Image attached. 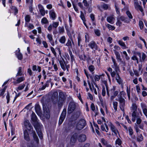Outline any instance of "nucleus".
Segmentation results:
<instances>
[{
	"instance_id": "46",
	"label": "nucleus",
	"mask_w": 147,
	"mask_h": 147,
	"mask_svg": "<svg viewBox=\"0 0 147 147\" xmlns=\"http://www.w3.org/2000/svg\"><path fill=\"white\" fill-rule=\"evenodd\" d=\"M25 20L26 22H29L30 20V17L29 15H27L25 18Z\"/></svg>"
},
{
	"instance_id": "35",
	"label": "nucleus",
	"mask_w": 147,
	"mask_h": 147,
	"mask_svg": "<svg viewBox=\"0 0 147 147\" xmlns=\"http://www.w3.org/2000/svg\"><path fill=\"white\" fill-rule=\"evenodd\" d=\"M106 26L110 30H113L115 29V27L114 26L111 25L110 24H107L106 25Z\"/></svg>"
},
{
	"instance_id": "14",
	"label": "nucleus",
	"mask_w": 147,
	"mask_h": 147,
	"mask_svg": "<svg viewBox=\"0 0 147 147\" xmlns=\"http://www.w3.org/2000/svg\"><path fill=\"white\" fill-rule=\"evenodd\" d=\"M43 109L44 111V115L47 119H49L50 117V114L49 110L47 109L45 107L43 106Z\"/></svg>"
},
{
	"instance_id": "4",
	"label": "nucleus",
	"mask_w": 147,
	"mask_h": 147,
	"mask_svg": "<svg viewBox=\"0 0 147 147\" xmlns=\"http://www.w3.org/2000/svg\"><path fill=\"white\" fill-rule=\"evenodd\" d=\"M60 64L61 67L62 69L65 71L66 69H67V71L68 72L69 71V69L70 68V65H67V63L65 62V61L63 60V61H60Z\"/></svg>"
},
{
	"instance_id": "18",
	"label": "nucleus",
	"mask_w": 147,
	"mask_h": 147,
	"mask_svg": "<svg viewBox=\"0 0 147 147\" xmlns=\"http://www.w3.org/2000/svg\"><path fill=\"white\" fill-rule=\"evenodd\" d=\"M16 55L19 60H21L22 59V55L20 53V50L19 48H18V50L16 51Z\"/></svg>"
},
{
	"instance_id": "13",
	"label": "nucleus",
	"mask_w": 147,
	"mask_h": 147,
	"mask_svg": "<svg viewBox=\"0 0 147 147\" xmlns=\"http://www.w3.org/2000/svg\"><path fill=\"white\" fill-rule=\"evenodd\" d=\"M66 112V110L65 109H63L59 118V125L61 124L64 121L65 118Z\"/></svg>"
},
{
	"instance_id": "34",
	"label": "nucleus",
	"mask_w": 147,
	"mask_h": 147,
	"mask_svg": "<svg viewBox=\"0 0 147 147\" xmlns=\"http://www.w3.org/2000/svg\"><path fill=\"white\" fill-rule=\"evenodd\" d=\"M101 142L106 147H108V145H110V144H108V142L104 139L102 138L101 140Z\"/></svg>"
},
{
	"instance_id": "37",
	"label": "nucleus",
	"mask_w": 147,
	"mask_h": 147,
	"mask_svg": "<svg viewBox=\"0 0 147 147\" xmlns=\"http://www.w3.org/2000/svg\"><path fill=\"white\" fill-rule=\"evenodd\" d=\"M47 36L49 40V42H51L53 40V35L52 34H47Z\"/></svg>"
},
{
	"instance_id": "15",
	"label": "nucleus",
	"mask_w": 147,
	"mask_h": 147,
	"mask_svg": "<svg viewBox=\"0 0 147 147\" xmlns=\"http://www.w3.org/2000/svg\"><path fill=\"white\" fill-rule=\"evenodd\" d=\"M50 18L53 20L55 19L57 14L55 11L53 10H52L50 11L49 12Z\"/></svg>"
},
{
	"instance_id": "61",
	"label": "nucleus",
	"mask_w": 147,
	"mask_h": 147,
	"mask_svg": "<svg viewBox=\"0 0 147 147\" xmlns=\"http://www.w3.org/2000/svg\"><path fill=\"white\" fill-rule=\"evenodd\" d=\"M42 44L45 48H47L48 47V45L46 41H43L42 42Z\"/></svg>"
},
{
	"instance_id": "53",
	"label": "nucleus",
	"mask_w": 147,
	"mask_h": 147,
	"mask_svg": "<svg viewBox=\"0 0 147 147\" xmlns=\"http://www.w3.org/2000/svg\"><path fill=\"white\" fill-rule=\"evenodd\" d=\"M59 32L61 33H63L64 32V29L63 27H59Z\"/></svg>"
},
{
	"instance_id": "42",
	"label": "nucleus",
	"mask_w": 147,
	"mask_h": 147,
	"mask_svg": "<svg viewBox=\"0 0 147 147\" xmlns=\"http://www.w3.org/2000/svg\"><path fill=\"white\" fill-rule=\"evenodd\" d=\"M25 85L24 84L19 86L16 89L17 91L18 92L19 90H22L24 87Z\"/></svg>"
},
{
	"instance_id": "22",
	"label": "nucleus",
	"mask_w": 147,
	"mask_h": 147,
	"mask_svg": "<svg viewBox=\"0 0 147 147\" xmlns=\"http://www.w3.org/2000/svg\"><path fill=\"white\" fill-rule=\"evenodd\" d=\"M35 110L37 114L38 115H40L41 114V111L40 106L38 105H36L35 106Z\"/></svg>"
},
{
	"instance_id": "47",
	"label": "nucleus",
	"mask_w": 147,
	"mask_h": 147,
	"mask_svg": "<svg viewBox=\"0 0 147 147\" xmlns=\"http://www.w3.org/2000/svg\"><path fill=\"white\" fill-rule=\"evenodd\" d=\"M51 50L54 56L56 57L57 56V53L54 48L51 47Z\"/></svg>"
},
{
	"instance_id": "2",
	"label": "nucleus",
	"mask_w": 147,
	"mask_h": 147,
	"mask_svg": "<svg viewBox=\"0 0 147 147\" xmlns=\"http://www.w3.org/2000/svg\"><path fill=\"white\" fill-rule=\"evenodd\" d=\"M138 107L136 104L133 103L131 107V110L132 112V117H135L138 114H142L141 110L139 109H138L137 111Z\"/></svg>"
},
{
	"instance_id": "40",
	"label": "nucleus",
	"mask_w": 147,
	"mask_h": 147,
	"mask_svg": "<svg viewBox=\"0 0 147 147\" xmlns=\"http://www.w3.org/2000/svg\"><path fill=\"white\" fill-rule=\"evenodd\" d=\"M113 105L114 109L116 111L117 110L118 102H117L114 101L113 102Z\"/></svg>"
},
{
	"instance_id": "48",
	"label": "nucleus",
	"mask_w": 147,
	"mask_h": 147,
	"mask_svg": "<svg viewBox=\"0 0 147 147\" xmlns=\"http://www.w3.org/2000/svg\"><path fill=\"white\" fill-rule=\"evenodd\" d=\"M101 76V75H96L94 77V79L95 81H99Z\"/></svg>"
},
{
	"instance_id": "23",
	"label": "nucleus",
	"mask_w": 147,
	"mask_h": 147,
	"mask_svg": "<svg viewBox=\"0 0 147 147\" xmlns=\"http://www.w3.org/2000/svg\"><path fill=\"white\" fill-rule=\"evenodd\" d=\"M24 139L27 141H29L30 138L28 133L26 130H25L24 132Z\"/></svg>"
},
{
	"instance_id": "8",
	"label": "nucleus",
	"mask_w": 147,
	"mask_h": 147,
	"mask_svg": "<svg viewBox=\"0 0 147 147\" xmlns=\"http://www.w3.org/2000/svg\"><path fill=\"white\" fill-rule=\"evenodd\" d=\"M37 125H35L34 127L36 129L37 134L40 139H42V133L40 129V124L38 122Z\"/></svg>"
},
{
	"instance_id": "16",
	"label": "nucleus",
	"mask_w": 147,
	"mask_h": 147,
	"mask_svg": "<svg viewBox=\"0 0 147 147\" xmlns=\"http://www.w3.org/2000/svg\"><path fill=\"white\" fill-rule=\"evenodd\" d=\"M88 46L93 49L97 50L98 47L96 43L94 41L90 42L88 45Z\"/></svg>"
},
{
	"instance_id": "33",
	"label": "nucleus",
	"mask_w": 147,
	"mask_h": 147,
	"mask_svg": "<svg viewBox=\"0 0 147 147\" xmlns=\"http://www.w3.org/2000/svg\"><path fill=\"white\" fill-rule=\"evenodd\" d=\"M112 61L113 63V65H112V67L116 69L117 68V63H116L115 60L113 57L111 58Z\"/></svg>"
},
{
	"instance_id": "50",
	"label": "nucleus",
	"mask_w": 147,
	"mask_h": 147,
	"mask_svg": "<svg viewBox=\"0 0 147 147\" xmlns=\"http://www.w3.org/2000/svg\"><path fill=\"white\" fill-rule=\"evenodd\" d=\"M41 22L43 24H47L48 22V21L46 18H44L42 19Z\"/></svg>"
},
{
	"instance_id": "19",
	"label": "nucleus",
	"mask_w": 147,
	"mask_h": 147,
	"mask_svg": "<svg viewBox=\"0 0 147 147\" xmlns=\"http://www.w3.org/2000/svg\"><path fill=\"white\" fill-rule=\"evenodd\" d=\"M135 8L137 10H139L141 12L143 11L142 7L139 4L138 2L136 1L134 3Z\"/></svg>"
},
{
	"instance_id": "27",
	"label": "nucleus",
	"mask_w": 147,
	"mask_h": 147,
	"mask_svg": "<svg viewBox=\"0 0 147 147\" xmlns=\"http://www.w3.org/2000/svg\"><path fill=\"white\" fill-rule=\"evenodd\" d=\"M116 79L117 82L119 84H121L122 83V80L119 77V75L117 74Z\"/></svg>"
},
{
	"instance_id": "43",
	"label": "nucleus",
	"mask_w": 147,
	"mask_h": 147,
	"mask_svg": "<svg viewBox=\"0 0 147 147\" xmlns=\"http://www.w3.org/2000/svg\"><path fill=\"white\" fill-rule=\"evenodd\" d=\"M6 89L5 87H4L1 90V92L0 93V96H2V98H3L4 96H3V94L5 92Z\"/></svg>"
},
{
	"instance_id": "20",
	"label": "nucleus",
	"mask_w": 147,
	"mask_h": 147,
	"mask_svg": "<svg viewBox=\"0 0 147 147\" xmlns=\"http://www.w3.org/2000/svg\"><path fill=\"white\" fill-rule=\"evenodd\" d=\"M115 20V18L113 16H108L107 18V21L109 23L111 24H113Z\"/></svg>"
},
{
	"instance_id": "28",
	"label": "nucleus",
	"mask_w": 147,
	"mask_h": 147,
	"mask_svg": "<svg viewBox=\"0 0 147 147\" xmlns=\"http://www.w3.org/2000/svg\"><path fill=\"white\" fill-rule=\"evenodd\" d=\"M59 99H61V100L63 101L65 98V96L64 94L62 92H60L59 93Z\"/></svg>"
},
{
	"instance_id": "38",
	"label": "nucleus",
	"mask_w": 147,
	"mask_h": 147,
	"mask_svg": "<svg viewBox=\"0 0 147 147\" xmlns=\"http://www.w3.org/2000/svg\"><path fill=\"white\" fill-rule=\"evenodd\" d=\"M22 68L21 67H20L18 69V73L16 74V76H21L22 75Z\"/></svg>"
},
{
	"instance_id": "62",
	"label": "nucleus",
	"mask_w": 147,
	"mask_h": 147,
	"mask_svg": "<svg viewBox=\"0 0 147 147\" xmlns=\"http://www.w3.org/2000/svg\"><path fill=\"white\" fill-rule=\"evenodd\" d=\"M136 88L137 93L139 94L140 93V87L138 85H136Z\"/></svg>"
},
{
	"instance_id": "36",
	"label": "nucleus",
	"mask_w": 147,
	"mask_h": 147,
	"mask_svg": "<svg viewBox=\"0 0 147 147\" xmlns=\"http://www.w3.org/2000/svg\"><path fill=\"white\" fill-rule=\"evenodd\" d=\"M32 134H33V137L34 140L36 142V143H38L39 141V140L37 136H36L34 131L33 132H32Z\"/></svg>"
},
{
	"instance_id": "39",
	"label": "nucleus",
	"mask_w": 147,
	"mask_h": 147,
	"mask_svg": "<svg viewBox=\"0 0 147 147\" xmlns=\"http://www.w3.org/2000/svg\"><path fill=\"white\" fill-rule=\"evenodd\" d=\"M66 45L67 46L69 49H71L72 48V45L71 42L70 40H68L66 43Z\"/></svg>"
},
{
	"instance_id": "25",
	"label": "nucleus",
	"mask_w": 147,
	"mask_h": 147,
	"mask_svg": "<svg viewBox=\"0 0 147 147\" xmlns=\"http://www.w3.org/2000/svg\"><path fill=\"white\" fill-rule=\"evenodd\" d=\"M118 43L122 47V48L125 49L127 48L125 43L121 40H119L118 41Z\"/></svg>"
},
{
	"instance_id": "56",
	"label": "nucleus",
	"mask_w": 147,
	"mask_h": 147,
	"mask_svg": "<svg viewBox=\"0 0 147 147\" xmlns=\"http://www.w3.org/2000/svg\"><path fill=\"white\" fill-rule=\"evenodd\" d=\"M121 23H122L120 20H119V19H117V21L116 24V25L118 26H120L121 25Z\"/></svg>"
},
{
	"instance_id": "30",
	"label": "nucleus",
	"mask_w": 147,
	"mask_h": 147,
	"mask_svg": "<svg viewBox=\"0 0 147 147\" xmlns=\"http://www.w3.org/2000/svg\"><path fill=\"white\" fill-rule=\"evenodd\" d=\"M143 140V137L142 134H139L137 135V140L138 142H141Z\"/></svg>"
},
{
	"instance_id": "59",
	"label": "nucleus",
	"mask_w": 147,
	"mask_h": 147,
	"mask_svg": "<svg viewBox=\"0 0 147 147\" xmlns=\"http://www.w3.org/2000/svg\"><path fill=\"white\" fill-rule=\"evenodd\" d=\"M115 8L117 14L119 15L120 13V10L119 8L116 5H115Z\"/></svg>"
},
{
	"instance_id": "6",
	"label": "nucleus",
	"mask_w": 147,
	"mask_h": 147,
	"mask_svg": "<svg viewBox=\"0 0 147 147\" xmlns=\"http://www.w3.org/2000/svg\"><path fill=\"white\" fill-rule=\"evenodd\" d=\"M88 84L89 85L91 91H92L93 92H94V94L96 95L97 94V92H98L99 91V89L98 85L97 84L94 83V84L95 85V87H96L97 88V90L95 88H94V86L93 85H91L90 83V82H88Z\"/></svg>"
},
{
	"instance_id": "63",
	"label": "nucleus",
	"mask_w": 147,
	"mask_h": 147,
	"mask_svg": "<svg viewBox=\"0 0 147 147\" xmlns=\"http://www.w3.org/2000/svg\"><path fill=\"white\" fill-rule=\"evenodd\" d=\"M102 94L103 96H105L106 94V91L105 88L104 86L103 87L102 91Z\"/></svg>"
},
{
	"instance_id": "5",
	"label": "nucleus",
	"mask_w": 147,
	"mask_h": 147,
	"mask_svg": "<svg viewBox=\"0 0 147 147\" xmlns=\"http://www.w3.org/2000/svg\"><path fill=\"white\" fill-rule=\"evenodd\" d=\"M107 123H108L109 126L110 127L112 132L114 134V135L116 136L118 133V130L113 124L111 122L107 121Z\"/></svg>"
},
{
	"instance_id": "24",
	"label": "nucleus",
	"mask_w": 147,
	"mask_h": 147,
	"mask_svg": "<svg viewBox=\"0 0 147 147\" xmlns=\"http://www.w3.org/2000/svg\"><path fill=\"white\" fill-rule=\"evenodd\" d=\"M122 141L119 138H118L115 141V144L116 147H122L121 144Z\"/></svg>"
},
{
	"instance_id": "12",
	"label": "nucleus",
	"mask_w": 147,
	"mask_h": 147,
	"mask_svg": "<svg viewBox=\"0 0 147 147\" xmlns=\"http://www.w3.org/2000/svg\"><path fill=\"white\" fill-rule=\"evenodd\" d=\"M66 112V110L65 109H63L59 118V125L61 124L64 121L65 118Z\"/></svg>"
},
{
	"instance_id": "52",
	"label": "nucleus",
	"mask_w": 147,
	"mask_h": 147,
	"mask_svg": "<svg viewBox=\"0 0 147 147\" xmlns=\"http://www.w3.org/2000/svg\"><path fill=\"white\" fill-rule=\"evenodd\" d=\"M139 25L141 29H142L143 27L144 24L142 21L140 20L139 22Z\"/></svg>"
},
{
	"instance_id": "32",
	"label": "nucleus",
	"mask_w": 147,
	"mask_h": 147,
	"mask_svg": "<svg viewBox=\"0 0 147 147\" xmlns=\"http://www.w3.org/2000/svg\"><path fill=\"white\" fill-rule=\"evenodd\" d=\"M128 131L129 135L131 136H132L134 134L133 129L132 127H128Z\"/></svg>"
},
{
	"instance_id": "31",
	"label": "nucleus",
	"mask_w": 147,
	"mask_h": 147,
	"mask_svg": "<svg viewBox=\"0 0 147 147\" xmlns=\"http://www.w3.org/2000/svg\"><path fill=\"white\" fill-rule=\"evenodd\" d=\"M25 79V78L24 77H19L17 79L16 82H17V83H19L24 80Z\"/></svg>"
},
{
	"instance_id": "45",
	"label": "nucleus",
	"mask_w": 147,
	"mask_h": 147,
	"mask_svg": "<svg viewBox=\"0 0 147 147\" xmlns=\"http://www.w3.org/2000/svg\"><path fill=\"white\" fill-rule=\"evenodd\" d=\"M81 14L80 17L83 21H84L85 20V19L84 17V14L81 11Z\"/></svg>"
},
{
	"instance_id": "60",
	"label": "nucleus",
	"mask_w": 147,
	"mask_h": 147,
	"mask_svg": "<svg viewBox=\"0 0 147 147\" xmlns=\"http://www.w3.org/2000/svg\"><path fill=\"white\" fill-rule=\"evenodd\" d=\"M6 98L7 99V103H8L9 101V98H10V96H9V94L8 92H7V94L6 96Z\"/></svg>"
},
{
	"instance_id": "44",
	"label": "nucleus",
	"mask_w": 147,
	"mask_h": 147,
	"mask_svg": "<svg viewBox=\"0 0 147 147\" xmlns=\"http://www.w3.org/2000/svg\"><path fill=\"white\" fill-rule=\"evenodd\" d=\"M59 22H54L52 24L53 27L55 28H56L59 25Z\"/></svg>"
},
{
	"instance_id": "17",
	"label": "nucleus",
	"mask_w": 147,
	"mask_h": 147,
	"mask_svg": "<svg viewBox=\"0 0 147 147\" xmlns=\"http://www.w3.org/2000/svg\"><path fill=\"white\" fill-rule=\"evenodd\" d=\"M24 124L25 126L28 130H31L32 126L29 122V120H26L24 122Z\"/></svg>"
},
{
	"instance_id": "49",
	"label": "nucleus",
	"mask_w": 147,
	"mask_h": 147,
	"mask_svg": "<svg viewBox=\"0 0 147 147\" xmlns=\"http://www.w3.org/2000/svg\"><path fill=\"white\" fill-rule=\"evenodd\" d=\"M36 41L37 42V44L38 45H40L41 44L42 42L40 38L37 37L36 38Z\"/></svg>"
},
{
	"instance_id": "1",
	"label": "nucleus",
	"mask_w": 147,
	"mask_h": 147,
	"mask_svg": "<svg viewBox=\"0 0 147 147\" xmlns=\"http://www.w3.org/2000/svg\"><path fill=\"white\" fill-rule=\"evenodd\" d=\"M77 138L79 142H82L85 141L86 140V136L84 134H78L76 133L72 136L71 139V142L72 143L75 142Z\"/></svg>"
},
{
	"instance_id": "29",
	"label": "nucleus",
	"mask_w": 147,
	"mask_h": 147,
	"mask_svg": "<svg viewBox=\"0 0 147 147\" xmlns=\"http://www.w3.org/2000/svg\"><path fill=\"white\" fill-rule=\"evenodd\" d=\"M31 119L32 121L34 122H36L37 120L36 116L35 113L32 112L31 115Z\"/></svg>"
},
{
	"instance_id": "58",
	"label": "nucleus",
	"mask_w": 147,
	"mask_h": 147,
	"mask_svg": "<svg viewBox=\"0 0 147 147\" xmlns=\"http://www.w3.org/2000/svg\"><path fill=\"white\" fill-rule=\"evenodd\" d=\"M64 57L67 60H69V57L67 53H65V54Z\"/></svg>"
},
{
	"instance_id": "54",
	"label": "nucleus",
	"mask_w": 147,
	"mask_h": 147,
	"mask_svg": "<svg viewBox=\"0 0 147 147\" xmlns=\"http://www.w3.org/2000/svg\"><path fill=\"white\" fill-rule=\"evenodd\" d=\"M126 13L128 16L129 17V18L130 19H132L133 18V17L131 13L129 11H127Z\"/></svg>"
},
{
	"instance_id": "10",
	"label": "nucleus",
	"mask_w": 147,
	"mask_h": 147,
	"mask_svg": "<svg viewBox=\"0 0 147 147\" xmlns=\"http://www.w3.org/2000/svg\"><path fill=\"white\" fill-rule=\"evenodd\" d=\"M75 108V103L73 102H70L69 103L68 108V113H71L74 111Z\"/></svg>"
},
{
	"instance_id": "64",
	"label": "nucleus",
	"mask_w": 147,
	"mask_h": 147,
	"mask_svg": "<svg viewBox=\"0 0 147 147\" xmlns=\"http://www.w3.org/2000/svg\"><path fill=\"white\" fill-rule=\"evenodd\" d=\"M83 3L84 4V5L85 6L87 7L88 6V4L87 3V2L86 0H84L83 1Z\"/></svg>"
},
{
	"instance_id": "7",
	"label": "nucleus",
	"mask_w": 147,
	"mask_h": 147,
	"mask_svg": "<svg viewBox=\"0 0 147 147\" xmlns=\"http://www.w3.org/2000/svg\"><path fill=\"white\" fill-rule=\"evenodd\" d=\"M117 100L119 101L120 104V107L121 110L123 111H124V107L125 105V101L124 99L122 98L121 96L119 97V99L118 100L116 99Z\"/></svg>"
},
{
	"instance_id": "9",
	"label": "nucleus",
	"mask_w": 147,
	"mask_h": 147,
	"mask_svg": "<svg viewBox=\"0 0 147 147\" xmlns=\"http://www.w3.org/2000/svg\"><path fill=\"white\" fill-rule=\"evenodd\" d=\"M140 114H137L135 117H132V121L134 122L136 119V123L139 125H141L140 124L142 121L141 119V117L139 116Z\"/></svg>"
},
{
	"instance_id": "55",
	"label": "nucleus",
	"mask_w": 147,
	"mask_h": 147,
	"mask_svg": "<svg viewBox=\"0 0 147 147\" xmlns=\"http://www.w3.org/2000/svg\"><path fill=\"white\" fill-rule=\"evenodd\" d=\"M94 69V67L92 65H90L89 67V69L91 72L93 71Z\"/></svg>"
},
{
	"instance_id": "41",
	"label": "nucleus",
	"mask_w": 147,
	"mask_h": 147,
	"mask_svg": "<svg viewBox=\"0 0 147 147\" xmlns=\"http://www.w3.org/2000/svg\"><path fill=\"white\" fill-rule=\"evenodd\" d=\"M66 40V38L65 36H62L59 39V41L61 43H65Z\"/></svg>"
},
{
	"instance_id": "51",
	"label": "nucleus",
	"mask_w": 147,
	"mask_h": 147,
	"mask_svg": "<svg viewBox=\"0 0 147 147\" xmlns=\"http://www.w3.org/2000/svg\"><path fill=\"white\" fill-rule=\"evenodd\" d=\"M131 59L133 60H135L136 61V62L137 63H138V58H137L136 56L135 55H134L131 57Z\"/></svg>"
},
{
	"instance_id": "57",
	"label": "nucleus",
	"mask_w": 147,
	"mask_h": 147,
	"mask_svg": "<svg viewBox=\"0 0 147 147\" xmlns=\"http://www.w3.org/2000/svg\"><path fill=\"white\" fill-rule=\"evenodd\" d=\"M141 107L143 110L147 109V106L145 105V104H144V103H141Z\"/></svg>"
},
{
	"instance_id": "26",
	"label": "nucleus",
	"mask_w": 147,
	"mask_h": 147,
	"mask_svg": "<svg viewBox=\"0 0 147 147\" xmlns=\"http://www.w3.org/2000/svg\"><path fill=\"white\" fill-rule=\"evenodd\" d=\"M114 53L116 56V58L118 61H120L121 60L120 55L119 53L116 51H114Z\"/></svg>"
},
{
	"instance_id": "11",
	"label": "nucleus",
	"mask_w": 147,
	"mask_h": 147,
	"mask_svg": "<svg viewBox=\"0 0 147 147\" xmlns=\"http://www.w3.org/2000/svg\"><path fill=\"white\" fill-rule=\"evenodd\" d=\"M134 128L136 130L137 134L138 135L140 134V133L141 132V131L139 129L140 128L142 129H144V125L143 124H142L141 125H138L136 123H135V125L134 126Z\"/></svg>"
},
{
	"instance_id": "21",
	"label": "nucleus",
	"mask_w": 147,
	"mask_h": 147,
	"mask_svg": "<svg viewBox=\"0 0 147 147\" xmlns=\"http://www.w3.org/2000/svg\"><path fill=\"white\" fill-rule=\"evenodd\" d=\"M38 6L41 15L42 16L45 15V11L42 5L39 4L38 5Z\"/></svg>"
},
{
	"instance_id": "3",
	"label": "nucleus",
	"mask_w": 147,
	"mask_h": 147,
	"mask_svg": "<svg viewBox=\"0 0 147 147\" xmlns=\"http://www.w3.org/2000/svg\"><path fill=\"white\" fill-rule=\"evenodd\" d=\"M86 124V121L84 119H81L78 122L76 125V128L78 130L82 129L84 127Z\"/></svg>"
}]
</instances>
